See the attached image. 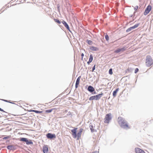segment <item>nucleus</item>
<instances>
[{"label": "nucleus", "mask_w": 153, "mask_h": 153, "mask_svg": "<svg viewBox=\"0 0 153 153\" xmlns=\"http://www.w3.org/2000/svg\"><path fill=\"white\" fill-rule=\"evenodd\" d=\"M77 128H74L73 129L71 130V131L73 138H77V140H79L80 138L83 129L82 128L80 129L79 131L77 133Z\"/></svg>", "instance_id": "1"}, {"label": "nucleus", "mask_w": 153, "mask_h": 153, "mask_svg": "<svg viewBox=\"0 0 153 153\" xmlns=\"http://www.w3.org/2000/svg\"><path fill=\"white\" fill-rule=\"evenodd\" d=\"M118 122L121 127L126 129L130 128L128 123L123 118L119 117L118 118Z\"/></svg>", "instance_id": "2"}, {"label": "nucleus", "mask_w": 153, "mask_h": 153, "mask_svg": "<svg viewBox=\"0 0 153 153\" xmlns=\"http://www.w3.org/2000/svg\"><path fill=\"white\" fill-rule=\"evenodd\" d=\"M146 64L148 67H149L153 64V60L151 56H146Z\"/></svg>", "instance_id": "3"}, {"label": "nucleus", "mask_w": 153, "mask_h": 153, "mask_svg": "<svg viewBox=\"0 0 153 153\" xmlns=\"http://www.w3.org/2000/svg\"><path fill=\"white\" fill-rule=\"evenodd\" d=\"M103 94L102 93L99 94L95 96H93L90 97L89 99L90 100H99L102 96Z\"/></svg>", "instance_id": "4"}, {"label": "nucleus", "mask_w": 153, "mask_h": 153, "mask_svg": "<svg viewBox=\"0 0 153 153\" xmlns=\"http://www.w3.org/2000/svg\"><path fill=\"white\" fill-rule=\"evenodd\" d=\"M111 114L109 113L106 115L105 118L104 119V122L105 123H109L110 120L111 119Z\"/></svg>", "instance_id": "5"}, {"label": "nucleus", "mask_w": 153, "mask_h": 153, "mask_svg": "<svg viewBox=\"0 0 153 153\" xmlns=\"http://www.w3.org/2000/svg\"><path fill=\"white\" fill-rule=\"evenodd\" d=\"M19 140L21 141L25 142L27 145L33 144V143L31 140H28L25 138H20Z\"/></svg>", "instance_id": "6"}, {"label": "nucleus", "mask_w": 153, "mask_h": 153, "mask_svg": "<svg viewBox=\"0 0 153 153\" xmlns=\"http://www.w3.org/2000/svg\"><path fill=\"white\" fill-rule=\"evenodd\" d=\"M152 9V7L150 5H149L146 8L145 12L144 13V14L145 15H146L147 14H148L150 11H151Z\"/></svg>", "instance_id": "7"}, {"label": "nucleus", "mask_w": 153, "mask_h": 153, "mask_svg": "<svg viewBox=\"0 0 153 153\" xmlns=\"http://www.w3.org/2000/svg\"><path fill=\"white\" fill-rule=\"evenodd\" d=\"M46 137L47 138L51 139H54L56 138V136L54 134H52L50 133H48L46 134Z\"/></svg>", "instance_id": "8"}, {"label": "nucleus", "mask_w": 153, "mask_h": 153, "mask_svg": "<svg viewBox=\"0 0 153 153\" xmlns=\"http://www.w3.org/2000/svg\"><path fill=\"white\" fill-rule=\"evenodd\" d=\"M126 50V48L125 47L123 48H121L117 49L114 51V53H117L120 52H123Z\"/></svg>", "instance_id": "9"}, {"label": "nucleus", "mask_w": 153, "mask_h": 153, "mask_svg": "<svg viewBox=\"0 0 153 153\" xmlns=\"http://www.w3.org/2000/svg\"><path fill=\"white\" fill-rule=\"evenodd\" d=\"M43 151L44 153H48V149L47 146L45 145L43 146Z\"/></svg>", "instance_id": "10"}, {"label": "nucleus", "mask_w": 153, "mask_h": 153, "mask_svg": "<svg viewBox=\"0 0 153 153\" xmlns=\"http://www.w3.org/2000/svg\"><path fill=\"white\" fill-rule=\"evenodd\" d=\"M136 153H145L144 151L139 148H136L135 149Z\"/></svg>", "instance_id": "11"}, {"label": "nucleus", "mask_w": 153, "mask_h": 153, "mask_svg": "<svg viewBox=\"0 0 153 153\" xmlns=\"http://www.w3.org/2000/svg\"><path fill=\"white\" fill-rule=\"evenodd\" d=\"M81 78V76H79L78 78L77 79L76 83V85H75V87L76 88H77L78 87V85L79 83V81L80 79V78Z\"/></svg>", "instance_id": "12"}, {"label": "nucleus", "mask_w": 153, "mask_h": 153, "mask_svg": "<svg viewBox=\"0 0 153 153\" xmlns=\"http://www.w3.org/2000/svg\"><path fill=\"white\" fill-rule=\"evenodd\" d=\"M88 90L89 91L91 92H93L95 90L94 88L91 86H90L88 87Z\"/></svg>", "instance_id": "13"}, {"label": "nucleus", "mask_w": 153, "mask_h": 153, "mask_svg": "<svg viewBox=\"0 0 153 153\" xmlns=\"http://www.w3.org/2000/svg\"><path fill=\"white\" fill-rule=\"evenodd\" d=\"M62 23L68 30H69V27L68 25L65 21H62Z\"/></svg>", "instance_id": "14"}, {"label": "nucleus", "mask_w": 153, "mask_h": 153, "mask_svg": "<svg viewBox=\"0 0 153 153\" xmlns=\"http://www.w3.org/2000/svg\"><path fill=\"white\" fill-rule=\"evenodd\" d=\"M93 59V57L92 55H90V57L89 61L87 62L88 64H89L91 62H92Z\"/></svg>", "instance_id": "15"}, {"label": "nucleus", "mask_w": 153, "mask_h": 153, "mask_svg": "<svg viewBox=\"0 0 153 153\" xmlns=\"http://www.w3.org/2000/svg\"><path fill=\"white\" fill-rule=\"evenodd\" d=\"M119 88H117L115 91H114L113 93V95L114 97H116L117 95V93L119 91Z\"/></svg>", "instance_id": "16"}, {"label": "nucleus", "mask_w": 153, "mask_h": 153, "mask_svg": "<svg viewBox=\"0 0 153 153\" xmlns=\"http://www.w3.org/2000/svg\"><path fill=\"white\" fill-rule=\"evenodd\" d=\"M56 109V108H53L51 109L46 110L45 111V113H49L51 112L53 110Z\"/></svg>", "instance_id": "17"}, {"label": "nucleus", "mask_w": 153, "mask_h": 153, "mask_svg": "<svg viewBox=\"0 0 153 153\" xmlns=\"http://www.w3.org/2000/svg\"><path fill=\"white\" fill-rule=\"evenodd\" d=\"M30 111L34 112L36 113H42L43 111H38L36 110H31Z\"/></svg>", "instance_id": "18"}, {"label": "nucleus", "mask_w": 153, "mask_h": 153, "mask_svg": "<svg viewBox=\"0 0 153 153\" xmlns=\"http://www.w3.org/2000/svg\"><path fill=\"white\" fill-rule=\"evenodd\" d=\"M139 25H140V24L139 23L136 24L135 25H134V26L131 27V28L132 30L134 29L137 27H138V26Z\"/></svg>", "instance_id": "19"}, {"label": "nucleus", "mask_w": 153, "mask_h": 153, "mask_svg": "<svg viewBox=\"0 0 153 153\" xmlns=\"http://www.w3.org/2000/svg\"><path fill=\"white\" fill-rule=\"evenodd\" d=\"M90 49L94 51H97L98 50V48L93 46L91 47L90 48Z\"/></svg>", "instance_id": "20"}, {"label": "nucleus", "mask_w": 153, "mask_h": 153, "mask_svg": "<svg viewBox=\"0 0 153 153\" xmlns=\"http://www.w3.org/2000/svg\"><path fill=\"white\" fill-rule=\"evenodd\" d=\"M109 73L110 75H112V74L113 72L112 71V68H110L109 69Z\"/></svg>", "instance_id": "21"}, {"label": "nucleus", "mask_w": 153, "mask_h": 153, "mask_svg": "<svg viewBox=\"0 0 153 153\" xmlns=\"http://www.w3.org/2000/svg\"><path fill=\"white\" fill-rule=\"evenodd\" d=\"M54 21L58 23L59 24H60L61 22L58 19H54Z\"/></svg>", "instance_id": "22"}, {"label": "nucleus", "mask_w": 153, "mask_h": 153, "mask_svg": "<svg viewBox=\"0 0 153 153\" xmlns=\"http://www.w3.org/2000/svg\"><path fill=\"white\" fill-rule=\"evenodd\" d=\"M12 146L11 145H9L8 146L7 148L9 149H12Z\"/></svg>", "instance_id": "23"}, {"label": "nucleus", "mask_w": 153, "mask_h": 153, "mask_svg": "<svg viewBox=\"0 0 153 153\" xmlns=\"http://www.w3.org/2000/svg\"><path fill=\"white\" fill-rule=\"evenodd\" d=\"M132 29L131 28V27L128 28L126 30V32H129L132 30Z\"/></svg>", "instance_id": "24"}, {"label": "nucleus", "mask_w": 153, "mask_h": 153, "mask_svg": "<svg viewBox=\"0 0 153 153\" xmlns=\"http://www.w3.org/2000/svg\"><path fill=\"white\" fill-rule=\"evenodd\" d=\"M105 38L107 41H108L109 40V37L108 35H106L105 36Z\"/></svg>", "instance_id": "25"}, {"label": "nucleus", "mask_w": 153, "mask_h": 153, "mask_svg": "<svg viewBox=\"0 0 153 153\" xmlns=\"http://www.w3.org/2000/svg\"><path fill=\"white\" fill-rule=\"evenodd\" d=\"M88 41V42H87V43H88L89 44V45H91L92 43V42L91 41V40H87Z\"/></svg>", "instance_id": "26"}, {"label": "nucleus", "mask_w": 153, "mask_h": 153, "mask_svg": "<svg viewBox=\"0 0 153 153\" xmlns=\"http://www.w3.org/2000/svg\"><path fill=\"white\" fill-rule=\"evenodd\" d=\"M10 136H9L8 137H4L3 139H7L10 138Z\"/></svg>", "instance_id": "27"}, {"label": "nucleus", "mask_w": 153, "mask_h": 153, "mask_svg": "<svg viewBox=\"0 0 153 153\" xmlns=\"http://www.w3.org/2000/svg\"><path fill=\"white\" fill-rule=\"evenodd\" d=\"M139 71L138 69V68H136L135 70L134 73H137Z\"/></svg>", "instance_id": "28"}, {"label": "nucleus", "mask_w": 153, "mask_h": 153, "mask_svg": "<svg viewBox=\"0 0 153 153\" xmlns=\"http://www.w3.org/2000/svg\"><path fill=\"white\" fill-rule=\"evenodd\" d=\"M138 8V6H136L134 8V9L135 10H136Z\"/></svg>", "instance_id": "29"}, {"label": "nucleus", "mask_w": 153, "mask_h": 153, "mask_svg": "<svg viewBox=\"0 0 153 153\" xmlns=\"http://www.w3.org/2000/svg\"><path fill=\"white\" fill-rule=\"evenodd\" d=\"M3 100L5 102H10V103H13V102H8L7 101V100Z\"/></svg>", "instance_id": "30"}, {"label": "nucleus", "mask_w": 153, "mask_h": 153, "mask_svg": "<svg viewBox=\"0 0 153 153\" xmlns=\"http://www.w3.org/2000/svg\"><path fill=\"white\" fill-rule=\"evenodd\" d=\"M95 69V65L92 68V71H94Z\"/></svg>", "instance_id": "31"}, {"label": "nucleus", "mask_w": 153, "mask_h": 153, "mask_svg": "<svg viewBox=\"0 0 153 153\" xmlns=\"http://www.w3.org/2000/svg\"><path fill=\"white\" fill-rule=\"evenodd\" d=\"M91 131H94V129L91 128Z\"/></svg>", "instance_id": "32"}, {"label": "nucleus", "mask_w": 153, "mask_h": 153, "mask_svg": "<svg viewBox=\"0 0 153 153\" xmlns=\"http://www.w3.org/2000/svg\"><path fill=\"white\" fill-rule=\"evenodd\" d=\"M0 111H3V109H1V108H0Z\"/></svg>", "instance_id": "33"}, {"label": "nucleus", "mask_w": 153, "mask_h": 153, "mask_svg": "<svg viewBox=\"0 0 153 153\" xmlns=\"http://www.w3.org/2000/svg\"><path fill=\"white\" fill-rule=\"evenodd\" d=\"M92 153H97V152H93Z\"/></svg>", "instance_id": "34"}, {"label": "nucleus", "mask_w": 153, "mask_h": 153, "mask_svg": "<svg viewBox=\"0 0 153 153\" xmlns=\"http://www.w3.org/2000/svg\"><path fill=\"white\" fill-rule=\"evenodd\" d=\"M83 56V53H82V56Z\"/></svg>", "instance_id": "35"}, {"label": "nucleus", "mask_w": 153, "mask_h": 153, "mask_svg": "<svg viewBox=\"0 0 153 153\" xmlns=\"http://www.w3.org/2000/svg\"><path fill=\"white\" fill-rule=\"evenodd\" d=\"M142 0H139V1L140 2Z\"/></svg>", "instance_id": "36"}]
</instances>
